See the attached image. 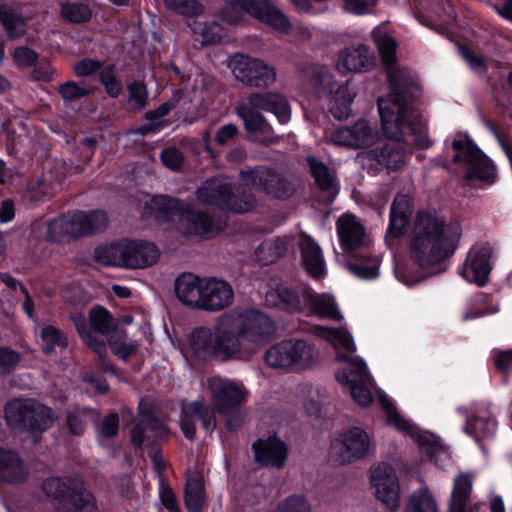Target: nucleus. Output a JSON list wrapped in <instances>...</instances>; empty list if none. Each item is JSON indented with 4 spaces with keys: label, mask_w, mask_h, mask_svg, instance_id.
I'll return each mask as SVG.
<instances>
[{
    "label": "nucleus",
    "mask_w": 512,
    "mask_h": 512,
    "mask_svg": "<svg viewBox=\"0 0 512 512\" xmlns=\"http://www.w3.org/2000/svg\"><path fill=\"white\" fill-rule=\"evenodd\" d=\"M391 95L389 100L378 99L382 130L388 141L367 152V157L381 170L398 171L407 163V150L401 143L407 134L416 144L430 146L426 125L417 119L409 103L422 95V88L412 73L405 68L391 69L388 73Z\"/></svg>",
    "instance_id": "1"
},
{
    "label": "nucleus",
    "mask_w": 512,
    "mask_h": 512,
    "mask_svg": "<svg viewBox=\"0 0 512 512\" xmlns=\"http://www.w3.org/2000/svg\"><path fill=\"white\" fill-rule=\"evenodd\" d=\"M275 332L273 319L265 313L254 308H235L218 317L212 328L194 329L190 346L202 360H248L274 338Z\"/></svg>",
    "instance_id": "2"
},
{
    "label": "nucleus",
    "mask_w": 512,
    "mask_h": 512,
    "mask_svg": "<svg viewBox=\"0 0 512 512\" xmlns=\"http://www.w3.org/2000/svg\"><path fill=\"white\" fill-rule=\"evenodd\" d=\"M459 237L437 211L420 210L407 238L409 256L421 268L434 267L454 254Z\"/></svg>",
    "instance_id": "3"
},
{
    "label": "nucleus",
    "mask_w": 512,
    "mask_h": 512,
    "mask_svg": "<svg viewBox=\"0 0 512 512\" xmlns=\"http://www.w3.org/2000/svg\"><path fill=\"white\" fill-rule=\"evenodd\" d=\"M4 419L10 429L34 435L52 427L57 415L37 399L13 398L4 405Z\"/></svg>",
    "instance_id": "4"
},
{
    "label": "nucleus",
    "mask_w": 512,
    "mask_h": 512,
    "mask_svg": "<svg viewBox=\"0 0 512 512\" xmlns=\"http://www.w3.org/2000/svg\"><path fill=\"white\" fill-rule=\"evenodd\" d=\"M247 14L279 32L287 33L291 27L272 0H226L218 13L220 20L230 25L240 23Z\"/></svg>",
    "instance_id": "5"
},
{
    "label": "nucleus",
    "mask_w": 512,
    "mask_h": 512,
    "mask_svg": "<svg viewBox=\"0 0 512 512\" xmlns=\"http://www.w3.org/2000/svg\"><path fill=\"white\" fill-rule=\"evenodd\" d=\"M159 257L155 244L123 239L95 249L94 258L107 266L145 268L154 264Z\"/></svg>",
    "instance_id": "6"
},
{
    "label": "nucleus",
    "mask_w": 512,
    "mask_h": 512,
    "mask_svg": "<svg viewBox=\"0 0 512 512\" xmlns=\"http://www.w3.org/2000/svg\"><path fill=\"white\" fill-rule=\"evenodd\" d=\"M299 73L318 93L331 95L329 111L338 120L351 115V104L356 93L350 92L349 81L337 85L333 74L324 66L307 64L299 68Z\"/></svg>",
    "instance_id": "7"
},
{
    "label": "nucleus",
    "mask_w": 512,
    "mask_h": 512,
    "mask_svg": "<svg viewBox=\"0 0 512 512\" xmlns=\"http://www.w3.org/2000/svg\"><path fill=\"white\" fill-rule=\"evenodd\" d=\"M42 490L54 500L57 512H97L94 496L76 479L50 477L43 481Z\"/></svg>",
    "instance_id": "8"
},
{
    "label": "nucleus",
    "mask_w": 512,
    "mask_h": 512,
    "mask_svg": "<svg viewBox=\"0 0 512 512\" xmlns=\"http://www.w3.org/2000/svg\"><path fill=\"white\" fill-rule=\"evenodd\" d=\"M239 176L245 186L270 199L285 201L294 196L297 185L293 176L283 170L260 165L241 170Z\"/></svg>",
    "instance_id": "9"
},
{
    "label": "nucleus",
    "mask_w": 512,
    "mask_h": 512,
    "mask_svg": "<svg viewBox=\"0 0 512 512\" xmlns=\"http://www.w3.org/2000/svg\"><path fill=\"white\" fill-rule=\"evenodd\" d=\"M197 199L203 203L214 205L236 213L251 210L256 202L252 193L236 194L235 188L228 177L217 176L207 179L197 190Z\"/></svg>",
    "instance_id": "10"
},
{
    "label": "nucleus",
    "mask_w": 512,
    "mask_h": 512,
    "mask_svg": "<svg viewBox=\"0 0 512 512\" xmlns=\"http://www.w3.org/2000/svg\"><path fill=\"white\" fill-rule=\"evenodd\" d=\"M451 146L456 151L452 162L463 163L465 166L464 180L487 184H493L496 181L497 173L494 163L468 136L453 140Z\"/></svg>",
    "instance_id": "11"
},
{
    "label": "nucleus",
    "mask_w": 512,
    "mask_h": 512,
    "mask_svg": "<svg viewBox=\"0 0 512 512\" xmlns=\"http://www.w3.org/2000/svg\"><path fill=\"white\" fill-rule=\"evenodd\" d=\"M372 447L369 434L360 427H352L333 441L330 456L336 464L346 465L366 457Z\"/></svg>",
    "instance_id": "12"
},
{
    "label": "nucleus",
    "mask_w": 512,
    "mask_h": 512,
    "mask_svg": "<svg viewBox=\"0 0 512 512\" xmlns=\"http://www.w3.org/2000/svg\"><path fill=\"white\" fill-rule=\"evenodd\" d=\"M231 69L234 77L248 87L264 89L277 80L275 67L260 58L235 55L231 61Z\"/></svg>",
    "instance_id": "13"
},
{
    "label": "nucleus",
    "mask_w": 512,
    "mask_h": 512,
    "mask_svg": "<svg viewBox=\"0 0 512 512\" xmlns=\"http://www.w3.org/2000/svg\"><path fill=\"white\" fill-rule=\"evenodd\" d=\"M339 360L348 361V370L337 373L336 378L339 383L347 385L353 400L360 406H369L372 402V394L367 384L370 376L366 364L361 359H353L350 356L339 355Z\"/></svg>",
    "instance_id": "14"
},
{
    "label": "nucleus",
    "mask_w": 512,
    "mask_h": 512,
    "mask_svg": "<svg viewBox=\"0 0 512 512\" xmlns=\"http://www.w3.org/2000/svg\"><path fill=\"white\" fill-rule=\"evenodd\" d=\"M140 420L131 430V442L136 448L153 447L169 434L168 427L156 416L153 409L139 406Z\"/></svg>",
    "instance_id": "15"
},
{
    "label": "nucleus",
    "mask_w": 512,
    "mask_h": 512,
    "mask_svg": "<svg viewBox=\"0 0 512 512\" xmlns=\"http://www.w3.org/2000/svg\"><path fill=\"white\" fill-rule=\"evenodd\" d=\"M371 483L377 499L391 511H396L400 504V487L393 467L386 463L376 466L371 473Z\"/></svg>",
    "instance_id": "16"
},
{
    "label": "nucleus",
    "mask_w": 512,
    "mask_h": 512,
    "mask_svg": "<svg viewBox=\"0 0 512 512\" xmlns=\"http://www.w3.org/2000/svg\"><path fill=\"white\" fill-rule=\"evenodd\" d=\"M208 386L212 392L215 409L221 415L237 410L246 401L247 391L234 382L211 378Z\"/></svg>",
    "instance_id": "17"
},
{
    "label": "nucleus",
    "mask_w": 512,
    "mask_h": 512,
    "mask_svg": "<svg viewBox=\"0 0 512 512\" xmlns=\"http://www.w3.org/2000/svg\"><path fill=\"white\" fill-rule=\"evenodd\" d=\"M66 225V233L69 238L103 231L108 225V216L102 210H95L86 213L84 211H73L63 215Z\"/></svg>",
    "instance_id": "18"
},
{
    "label": "nucleus",
    "mask_w": 512,
    "mask_h": 512,
    "mask_svg": "<svg viewBox=\"0 0 512 512\" xmlns=\"http://www.w3.org/2000/svg\"><path fill=\"white\" fill-rule=\"evenodd\" d=\"M234 291L232 286L214 277L204 278L200 310L218 312L233 303Z\"/></svg>",
    "instance_id": "19"
},
{
    "label": "nucleus",
    "mask_w": 512,
    "mask_h": 512,
    "mask_svg": "<svg viewBox=\"0 0 512 512\" xmlns=\"http://www.w3.org/2000/svg\"><path fill=\"white\" fill-rule=\"evenodd\" d=\"M235 113L242 119L245 130L253 134L259 143L270 145L278 141L279 137L274 134L264 116L245 101L236 106Z\"/></svg>",
    "instance_id": "20"
},
{
    "label": "nucleus",
    "mask_w": 512,
    "mask_h": 512,
    "mask_svg": "<svg viewBox=\"0 0 512 512\" xmlns=\"http://www.w3.org/2000/svg\"><path fill=\"white\" fill-rule=\"evenodd\" d=\"M491 256L492 247L488 244L472 249L463 264L462 276L471 283L484 286L491 272Z\"/></svg>",
    "instance_id": "21"
},
{
    "label": "nucleus",
    "mask_w": 512,
    "mask_h": 512,
    "mask_svg": "<svg viewBox=\"0 0 512 512\" xmlns=\"http://www.w3.org/2000/svg\"><path fill=\"white\" fill-rule=\"evenodd\" d=\"M376 137V129L363 119L350 127L337 128L331 136L335 144L352 148L368 147L375 142Z\"/></svg>",
    "instance_id": "22"
},
{
    "label": "nucleus",
    "mask_w": 512,
    "mask_h": 512,
    "mask_svg": "<svg viewBox=\"0 0 512 512\" xmlns=\"http://www.w3.org/2000/svg\"><path fill=\"white\" fill-rule=\"evenodd\" d=\"M340 245L346 254L366 245L365 228L353 214H343L336 221Z\"/></svg>",
    "instance_id": "23"
},
{
    "label": "nucleus",
    "mask_w": 512,
    "mask_h": 512,
    "mask_svg": "<svg viewBox=\"0 0 512 512\" xmlns=\"http://www.w3.org/2000/svg\"><path fill=\"white\" fill-rule=\"evenodd\" d=\"M252 450L258 464L276 469L284 467L288 456L286 444L275 436L258 439L252 444Z\"/></svg>",
    "instance_id": "24"
},
{
    "label": "nucleus",
    "mask_w": 512,
    "mask_h": 512,
    "mask_svg": "<svg viewBox=\"0 0 512 512\" xmlns=\"http://www.w3.org/2000/svg\"><path fill=\"white\" fill-rule=\"evenodd\" d=\"M306 162L314 184L321 193L322 201L325 203L333 202L339 192L338 179L335 173L323 161L314 156H308Z\"/></svg>",
    "instance_id": "25"
},
{
    "label": "nucleus",
    "mask_w": 512,
    "mask_h": 512,
    "mask_svg": "<svg viewBox=\"0 0 512 512\" xmlns=\"http://www.w3.org/2000/svg\"><path fill=\"white\" fill-rule=\"evenodd\" d=\"M375 58L369 47L361 44L345 48L338 56L336 67L340 72H361L373 68Z\"/></svg>",
    "instance_id": "26"
},
{
    "label": "nucleus",
    "mask_w": 512,
    "mask_h": 512,
    "mask_svg": "<svg viewBox=\"0 0 512 512\" xmlns=\"http://www.w3.org/2000/svg\"><path fill=\"white\" fill-rule=\"evenodd\" d=\"M185 235L204 236L214 230H222L225 222L220 218L211 217L207 212L187 210L183 212L179 220Z\"/></svg>",
    "instance_id": "27"
},
{
    "label": "nucleus",
    "mask_w": 512,
    "mask_h": 512,
    "mask_svg": "<svg viewBox=\"0 0 512 512\" xmlns=\"http://www.w3.org/2000/svg\"><path fill=\"white\" fill-rule=\"evenodd\" d=\"M245 102L257 111L263 110L275 114L281 123H286L290 119L289 104L286 98L279 93L254 92L247 97Z\"/></svg>",
    "instance_id": "28"
},
{
    "label": "nucleus",
    "mask_w": 512,
    "mask_h": 512,
    "mask_svg": "<svg viewBox=\"0 0 512 512\" xmlns=\"http://www.w3.org/2000/svg\"><path fill=\"white\" fill-rule=\"evenodd\" d=\"M304 287L299 286L292 289L279 286L267 293L266 303L290 313L301 312L304 308V294L302 293Z\"/></svg>",
    "instance_id": "29"
},
{
    "label": "nucleus",
    "mask_w": 512,
    "mask_h": 512,
    "mask_svg": "<svg viewBox=\"0 0 512 512\" xmlns=\"http://www.w3.org/2000/svg\"><path fill=\"white\" fill-rule=\"evenodd\" d=\"M204 278L192 273H182L175 280L174 290L181 303L192 308H200Z\"/></svg>",
    "instance_id": "30"
},
{
    "label": "nucleus",
    "mask_w": 512,
    "mask_h": 512,
    "mask_svg": "<svg viewBox=\"0 0 512 512\" xmlns=\"http://www.w3.org/2000/svg\"><path fill=\"white\" fill-rule=\"evenodd\" d=\"M304 307L318 317L340 320L342 318L335 300L331 295L315 293L310 287H304Z\"/></svg>",
    "instance_id": "31"
},
{
    "label": "nucleus",
    "mask_w": 512,
    "mask_h": 512,
    "mask_svg": "<svg viewBox=\"0 0 512 512\" xmlns=\"http://www.w3.org/2000/svg\"><path fill=\"white\" fill-rule=\"evenodd\" d=\"M411 215V202L408 195L395 196L390 208V222L386 236L394 239L400 238L406 228Z\"/></svg>",
    "instance_id": "32"
},
{
    "label": "nucleus",
    "mask_w": 512,
    "mask_h": 512,
    "mask_svg": "<svg viewBox=\"0 0 512 512\" xmlns=\"http://www.w3.org/2000/svg\"><path fill=\"white\" fill-rule=\"evenodd\" d=\"M472 494V476L460 473L454 478L453 489L448 501V512H472L468 507Z\"/></svg>",
    "instance_id": "33"
},
{
    "label": "nucleus",
    "mask_w": 512,
    "mask_h": 512,
    "mask_svg": "<svg viewBox=\"0 0 512 512\" xmlns=\"http://www.w3.org/2000/svg\"><path fill=\"white\" fill-rule=\"evenodd\" d=\"M27 469L17 453L0 449V479L7 483L17 484L27 477Z\"/></svg>",
    "instance_id": "34"
},
{
    "label": "nucleus",
    "mask_w": 512,
    "mask_h": 512,
    "mask_svg": "<svg viewBox=\"0 0 512 512\" xmlns=\"http://www.w3.org/2000/svg\"><path fill=\"white\" fill-rule=\"evenodd\" d=\"M99 413L91 407L75 405L65 411V426L73 436H82L89 422L96 421Z\"/></svg>",
    "instance_id": "35"
},
{
    "label": "nucleus",
    "mask_w": 512,
    "mask_h": 512,
    "mask_svg": "<svg viewBox=\"0 0 512 512\" xmlns=\"http://www.w3.org/2000/svg\"><path fill=\"white\" fill-rule=\"evenodd\" d=\"M31 232L38 241L59 242L69 238L63 215L50 220H36L31 225Z\"/></svg>",
    "instance_id": "36"
},
{
    "label": "nucleus",
    "mask_w": 512,
    "mask_h": 512,
    "mask_svg": "<svg viewBox=\"0 0 512 512\" xmlns=\"http://www.w3.org/2000/svg\"><path fill=\"white\" fill-rule=\"evenodd\" d=\"M0 24L9 39H18L26 33L27 24L20 9L9 3H0Z\"/></svg>",
    "instance_id": "37"
},
{
    "label": "nucleus",
    "mask_w": 512,
    "mask_h": 512,
    "mask_svg": "<svg viewBox=\"0 0 512 512\" xmlns=\"http://www.w3.org/2000/svg\"><path fill=\"white\" fill-rule=\"evenodd\" d=\"M148 207L157 219L163 221L180 220L181 215L185 211L180 200L166 195L154 196L150 200Z\"/></svg>",
    "instance_id": "38"
},
{
    "label": "nucleus",
    "mask_w": 512,
    "mask_h": 512,
    "mask_svg": "<svg viewBox=\"0 0 512 512\" xmlns=\"http://www.w3.org/2000/svg\"><path fill=\"white\" fill-rule=\"evenodd\" d=\"M303 263L309 275L320 279L325 274V264L320 247L310 238L305 237L300 243Z\"/></svg>",
    "instance_id": "39"
},
{
    "label": "nucleus",
    "mask_w": 512,
    "mask_h": 512,
    "mask_svg": "<svg viewBox=\"0 0 512 512\" xmlns=\"http://www.w3.org/2000/svg\"><path fill=\"white\" fill-rule=\"evenodd\" d=\"M349 260L346 263V268L363 279H374L379 275V260L369 256L366 252H358L347 254Z\"/></svg>",
    "instance_id": "40"
},
{
    "label": "nucleus",
    "mask_w": 512,
    "mask_h": 512,
    "mask_svg": "<svg viewBox=\"0 0 512 512\" xmlns=\"http://www.w3.org/2000/svg\"><path fill=\"white\" fill-rule=\"evenodd\" d=\"M289 349L292 358V369L309 368L315 360L316 351L312 344L305 340L290 339Z\"/></svg>",
    "instance_id": "41"
},
{
    "label": "nucleus",
    "mask_w": 512,
    "mask_h": 512,
    "mask_svg": "<svg viewBox=\"0 0 512 512\" xmlns=\"http://www.w3.org/2000/svg\"><path fill=\"white\" fill-rule=\"evenodd\" d=\"M89 321L91 331L102 336H110L118 327V322L112 314L102 306H96L90 310Z\"/></svg>",
    "instance_id": "42"
},
{
    "label": "nucleus",
    "mask_w": 512,
    "mask_h": 512,
    "mask_svg": "<svg viewBox=\"0 0 512 512\" xmlns=\"http://www.w3.org/2000/svg\"><path fill=\"white\" fill-rule=\"evenodd\" d=\"M184 502L189 512H200L205 502L204 484L199 477H189L185 485Z\"/></svg>",
    "instance_id": "43"
},
{
    "label": "nucleus",
    "mask_w": 512,
    "mask_h": 512,
    "mask_svg": "<svg viewBox=\"0 0 512 512\" xmlns=\"http://www.w3.org/2000/svg\"><path fill=\"white\" fill-rule=\"evenodd\" d=\"M497 422L494 417L488 415H474L468 417L465 425V432L476 440L493 435Z\"/></svg>",
    "instance_id": "44"
},
{
    "label": "nucleus",
    "mask_w": 512,
    "mask_h": 512,
    "mask_svg": "<svg viewBox=\"0 0 512 512\" xmlns=\"http://www.w3.org/2000/svg\"><path fill=\"white\" fill-rule=\"evenodd\" d=\"M292 358L289 349V341H281L270 347L264 355L268 366L279 369H291Z\"/></svg>",
    "instance_id": "45"
},
{
    "label": "nucleus",
    "mask_w": 512,
    "mask_h": 512,
    "mask_svg": "<svg viewBox=\"0 0 512 512\" xmlns=\"http://www.w3.org/2000/svg\"><path fill=\"white\" fill-rule=\"evenodd\" d=\"M201 402L195 401L190 403H182L180 414V427L184 436L188 440H193L196 434V421L199 420L201 413Z\"/></svg>",
    "instance_id": "46"
},
{
    "label": "nucleus",
    "mask_w": 512,
    "mask_h": 512,
    "mask_svg": "<svg viewBox=\"0 0 512 512\" xmlns=\"http://www.w3.org/2000/svg\"><path fill=\"white\" fill-rule=\"evenodd\" d=\"M406 512H438L436 501L428 488H420L410 495Z\"/></svg>",
    "instance_id": "47"
},
{
    "label": "nucleus",
    "mask_w": 512,
    "mask_h": 512,
    "mask_svg": "<svg viewBox=\"0 0 512 512\" xmlns=\"http://www.w3.org/2000/svg\"><path fill=\"white\" fill-rule=\"evenodd\" d=\"M60 14L66 22L73 24L87 23L92 18V11L90 7L79 2L62 3Z\"/></svg>",
    "instance_id": "48"
},
{
    "label": "nucleus",
    "mask_w": 512,
    "mask_h": 512,
    "mask_svg": "<svg viewBox=\"0 0 512 512\" xmlns=\"http://www.w3.org/2000/svg\"><path fill=\"white\" fill-rule=\"evenodd\" d=\"M286 243L281 239L267 240L261 243L256 249L258 260L264 264L274 263L278 258L284 255Z\"/></svg>",
    "instance_id": "49"
},
{
    "label": "nucleus",
    "mask_w": 512,
    "mask_h": 512,
    "mask_svg": "<svg viewBox=\"0 0 512 512\" xmlns=\"http://www.w3.org/2000/svg\"><path fill=\"white\" fill-rule=\"evenodd\" d=\"M52 193L50 179L43 175L29 182L26 190V199L34 205L44 201Z\"/></svg>",
    "instance_id": "50"
},
{
    "label": "nucleus",
    "mask_w": 512,
    "mask_h": 512,
    "mask_svg": "<svg viewBox=\"0 0 512 512\" xmlns=\"http://www.w3.org/2000/svg\"><path fill=\"white\" fill-rule=\"evenodd\" d=\"M41 345L45 354H51L57 347H67L68 342L67 338L59 329L52 325H48L41 331Z\"/></svg>",
    "instance_id": "51"
},
{
    "label": "nucleus",
    "mask_w": 512,
    "mask_h": 512,
    "mask_svg": "<svg viewBox=\"0 0 512 512\" xmlns=\"http://www.w3.org/2000/svg\"><path fill=\"white\" fill-rule=\"evenodd\" d=\"M318 334L331 342L337 349L342 348L347 352H353L355 350L352 337L346 331L335 328L318 327Z\"/></svg>",
    "instance_id": "52"
},
{
    "label": "nucleus",
    "mask_w": 512,
    "mask_h": 512,
    "mask_svg": "<svg viewBox=\"0 0 512 512\" xmlns=\"http://www.w3.org/2000/svg\"><path fill=\"white\" fill-rule=\"evenodd\" d=\"M165 7L184 16H198L204 11L197 0H162Z\"/></svg>",
    "instance_id": "53"
},
{
    "label": "nucleus",
    "mask_w": 512,
    "mask_h": 512,
    "mask_svg": "<svg viewBox=\"0 0 512 512\" xmlns=\"http://www.w3.org/2000/svg\"><path fill=\"white\" fill-rule=\"evenodd\" d=\"M92 92L91 88L80 85L75 81H67L59 85L58 93L65 102H73L88 96Z\"/></svg>",
    "instance_id": "54"
},
{
    "label": "nucleus",
    "mask_w": 512,
    "mask_h": 512,
    "mask_svg": "<svg viewBox=\"0 0 512 512\" xmlns=\"http://www.w3.org/2000/svg\"><path fill=\"white\" fill-rule=\"evenodd\" d=\"M381 60L384 66L389 67L396 62V41L387 35L380 36L375 40Z\"/></svg>",
    "instance_id": "55"
},
{
    "label": "nucleus",
    "mask_w": 512,
    "mask_h": 512,
    "mask_svg": "<svg viewBox=\"0 0 512 512\" xmlns=\"http://www.w3.org/2000/svg\"><path fill=\"white\" fill-rule=\"evenodd\" d=\"M379 401L382 408L387 413L388 422L394 425L398 430L410 433L412 431V425L403 419L397 412L394 404L386 396H380Z\"/></svg>",
    "instance_id": "56"
},
{
    "label": "nucleus",
    "mask_w": 512,
    "mask_h": 512,
    "mask_svg": "<svg viewBox=\"0 0 512 512\" xmlns=\"http://www.w3.org/2000/svg\"><path fill=\"white\" fill-rule=\"evenodd\" d=\"M129 92V102L133 104L135 110H142L147 104L148 91L146 85L141 81H133L127 86Z\"/></svg>",
    "instance_id": "57"
},
{
    "label": "nucleus",
    "mask_w": 512,
    "mask_h": 512,
    "mask_svg": "<svg viewBox=\"0 0 512 512\" xmlns=\"http://www.w3.org/2000/svg\"><path fill=\"white\" fill-rule=\"evenodd\" d=\"M311 507L302 495H291L280 502L276 512H310Z\"/></svg>",
    "instance_id": "58"
},
{
    "label": "nucleus",
    "mask_w": 512,
    "mask_h": 512,
    "mask_svg": "<svg viewBox=\"0 0 512 512\" xmlns=\"http://www.w3.org/2000/svg\"><path fill=\"white\" fill-rule=\"evenodd\" d=\"M119 416L117 413H110L106 415L96 427V432L99 436L109 439L118 434L119 431Z\"/></svg>",
    "instance_id": "59"
},
{
    "label": "nucleus",
    "mask_w": 512,
    "mask_h": 512,
    "mask_svg": "<svg viewBox=\"0 0 512 512\" xmlns=\"http://www.w3.org/2000/svg\"><path fill=\"white\" fill-rule=\"evenodd\" d=\"M100 81L104 85L107 94L117 98L121 92V85L114 74V67L107 66L100 72Z\"/></svg>",
    "instance_id": "60"
},
{
    "label": "nucleus",
    "mask_w": 512,
    "mask_h": 512,
    "mask_svg": "<svg viewBox=\"0 0 512 512\" xmlns=\"http://www.w3.org/2000/svg\"><path fill=\"white\" fill-rule=\"evenodd\" d=\"M21 356L9 347H0V375L12 372L18 365Z\"/></svg>",
    "instance_id": "61"
},
{
    "label": "nucleus",
    "mask_w": 512,
    "mask_h": 512,
    "mask_svg": "<svg viewBox=\"0 0 512 512\" xmlns=\"http://www.w3.org/2000/svg\"><path fill=\"white\" fill-rule=\"evenodd\" d=\"M39 58V54L27 46L15 48L13 52V59L17 66L22 68L33 67Z\"/></svg>",
    "instance_id": "62"
},
{
    "label": "nucleus",
    "mask_w": 512,
    "mask_h": 512,
    "mask_svg": "<svg viewBox=\"0 0 512 512\" xmlns=\"http://www.w3.org/2000/svg\"><path fill=\"white\" fill-rule=\"evenodd\" d=\"M194 31L201 35L202 44H214L221 40L220 29L216 23H198Z\"/></svg>",
    "instance_id": "63"
},
{
    "label": "nucleus",
    "mask_w": 512,
    "mask_h": 512,
    "mask_svg": "<svg viewBox=\"0 0 512 512\" xmlns=\"http://www.w3.org/2000/svg\"><path fill=\"white\" fill-rule=\"evenodd\" d=\"M160 159L167 168L173 171L179 170L184 162L183 153L177 147L164 149L160 154Z\"/></svg>",
    "instance_id": "64"
}]
</instances>
